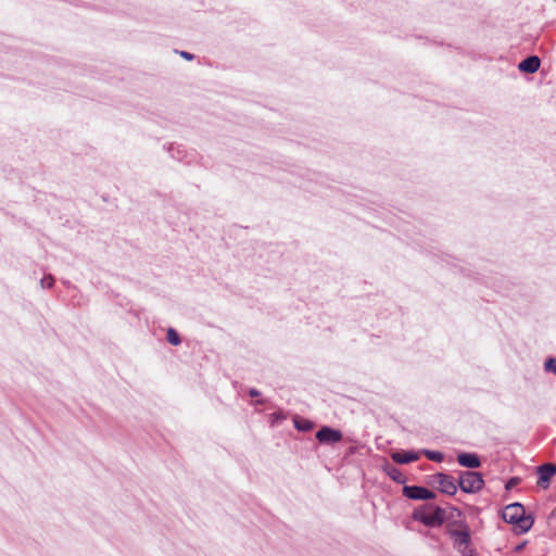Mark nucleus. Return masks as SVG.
I'll return each mask as SVG.
<instances>
[{
    "label": "nucleus",
    "instance_id": "nucleus-9",
    "mask_svg": "<svg viewBox=\"0 0 556 556\" xmlns=\"http://www.w3.org/2000/svg\"><path fill=\"white\" fill-rule=\"evenodd\" d=\"M457 462L460 466L467 468H478L480 466L479 457L473 453H460L457 456Z\"/></svg>",
    "mask_w": 556,
    "mask_h": 556
},
{
    "label": "nucleus",
    "instance_id": "nucleus-10",
    "mask_svg": "<svg viewBox=\"0 0 556 556\" xmlns=\"http://www.w3.org/2000/svg\"><path fill=\"white\" fill-rule=\"evenodd\" d=\"M391 458L396 464H409L416 462L419 458V454L415 452H395L392 453Z\"/></svg>",
    "mask_w": 556,
    "mask_h": 556
},
{
    "label": "nucleus",
    "instance_id": "nucleus-1",
    "mask_svg": "<svg viewBox=\"0 0 556 556\" xmlns=\"http://www.w3.org/2000/svg\"><path fill=\"white\" fill-rule=\"evenodd\" d=\"M505 522L513 525V530L517 534L527 533L533 526L534 519L526 515L525 507L520 503L507 505L502 513Z\"/></svg>",
    "mask_w": 556,
    "mask_h": 556
},
{
    "label": "nucleus",
    "instance_id": "nucleus-11",
    "mask_svg": "<svg viewBox=\"0 0 556 556\" xmlns=\"http://www.w3.org/2000/svg\"><path fill=\"white\" fill-rule=\"evenodd\" d=\"M541 61L538 56L532 55L523 61H521L518 65L519 70L529 74L535 73L540 67Z\"/></svg>",
    "mask_w": 556,
    "mask_h": 556
},
{
    "label": "nucleus",
    "instance_id": "nucleus-4",
    "mask_svg": "<svg viewBox=\"0 0 556 556\" xmlns=\"http://www.w3.org/2000/svg\"><path fill=\"white\" fill-rule=\"evenodd\" d=\"M484 485L481 473L476 471H465L459 477V488L465 493L479 492Z\"/></svg>",
    "mask_w": 556,
    "mask_h": 556
},
{
    "label": "nucleus",
    "instance_id": "nucleus-2",
    "mask_svg": "<svg viewBox=\"0 0 556 556\" xmlns=\"http://www.w3.org/2000/svg\"><path fill=\"white\" fill-rule=\"evenodd\" d=\"M448 534L453 539L454 547L462 556H476V551L470 545L471 536L467 526L462 527V529H452Z\"/></svg>",
    "mask_w": 556,
    "mask_h": 556
},
{
    "label": "nucleus",
    "instance_id": "nucleus-8",
    "mask_svg": "<svg viewBox=\"0 0 556 556\" xmlns=\"http://www.w3.org/2000/svg\"><path fill=\"white\" fill-rule=\"evenodd\" d=\"M556 473V466L553 464H545L538 467V485L546 489L549 484L552 477Z\"/></svg>",
    "mask_w": 556,
    "mask_h": 556
},
{
    "label": "nucleus",
    "instance_id": "nucleus-20",
    "mask_svg": "<svg viewBox=\"0 0 556 556\" xmlns=\"http://www.w3.org/2000/svg\"><path fill=\"white\" fill-rule=\"evenodd\" d=\"M516 483H517V479H516V478H513V479H510V480H509V482H508V484H507V488H509V486H511V485H514V484H516Z\"/></svg>",
    "mask_w": 556,
    "mask_h": 556
},
{
    "label": "nucleus",
    "instance_id": "nucleus-12",
    "mask_svg": "<svg viewBox=\"0 0 556 556\" xmlns=\"http://www.w3.org/2000/svg\"><path fill=\"white\" fill-rule=\"evenodd\" d=\"M422 454L430 460L440 463L444 459L443 453L439 451L424 450Z\"/></svg>",
    "mask_w": 556,
    "mask_h": 556
},
{
    "label": "nucleus",
    "instance_id": "nucleus-7",
    "mask_svg": "<svg viewBox=\"0 0 556 556\" xmlns=\"http://www.w3.org/2000/svg\"><path fill=\"white\" fill-rule=\"evenodd\" d=\"M316 439L320 443L331 444L342 440L341 431L330 427H323L317 433Z\"/></svg>",
    "mask_w": 556,
    "mask_h": 556
},
{
    "label": "nucleus",
    "instance_id": "nucleus-3",
    "mask_svg": "<svg viewBox=\"0 0 556 556\" xmlns=\"http://www.w3.org/2000/svg\"><path fill=\"white\" fill-rule=\"evenodd\" d=\"M413 518L426 527H439L444 522L445 511L441 507H434L432 511H427L426 507H424L415 510Z\"/></svg>",
    "mask_w": 556,
    "mask_h": 556
},
{
    "label": "nucleus",
    "instance_id": "nucleus-17",
    "mask_svg": "<svg viewBox=\"0 0 556 556\" xmlns=\"http://www.w3.org/2000/svg\"><path fill=\"white\" fill-rule=\"evenodd\" d=\"M180 55H181L182 58H185L186 60H189V61L193 59V54H191V53H189V52H186V51H181V52H180Z\"/></svg>",
    "mask_w": 556,
    "mask_h": 556
},
{
    "label": "nucleus",
    "instance_id": "nucleus-14",
    "mask_svg": "<svg viewBox=\"0 0 556 556\" xmlns=\"http://www.w3.org/2000/svg\"><path fill=\"white\" fill-rule=\"evenodd\" d=\"M295 428L301 431H309L313 428V424L307 419L295 420Z\"/></svg>",
    "mask_w": 556,
    "mask_h": 556
},
{
    "label": "nucleus",
    "instance_id": "nucleus-19",
    "mask_svg": "<svg viewBox=\"0 0 556 556\" xmlns=\"http://www.w3.org/2000/svg\"><path fill=\"white\" fill-rule=\"evenodd\" d=\"M249 394L254 397V396H258L261 393L256 389H251L249 391Z\"/></svg>",
    "mask_w": 556,
    "mask_h": 556
},
{
    "label": "nucleus",
    "instance_id": "nucleus-16",
    "mask_svg": "<svg viewBox=\"0 0 556 556\" xmlns=\"http://www.w3.org/2000/svg\"><path fill=\"white\" fill-rule=\"evenodd\" d=\"M53 283H54V278L51 275L46 276L40 280V285L42 288H51L53 286Z\"/></svg>",
    "mask_w": 556,
    "mask_h": 556
},
{
    "label": "nucleus",
    "instance_id": "nucleus-15",
    "mask_svg": "<svg viewBox=\"0 0 556 556\" xmlns=\"http://www.w3.org/2000/svg\"><path fill=\"white\" fill-rule=\"evenodd\" d=\"M544 368L547 371H552L556 374V361L553 357H549L545 361Z\"/></svg>",
    "mask_w": 556,
    "mask_h": 556
},
{
    "label": "nucleus",
    "instance_id": "nucleus-18",
    "mask_svg": "<svg viewBox=\"0 0 556 556\" xmlns=\"http://www.w3.org/2000/svg\"><path fill=\"white\" fill-rule=\"evenodd\" d=\"M397 472H399V471H397L395 468H393V469H392V471H390V472H389V475H390V477H391L393 480L399 481V479H397V477H396V473H397Z\"/></svg>",
    "mask_w": 556,
    "mask_h": 556
},
{
    "label": "nucleus",
    "instance_id": "nucleus-6",
    "mask_svg": "<svg viewBox=\"0 0 556 556\" xmlns=\"http://www.w3.org/2000/svg\"><path fill=\"white\" fill-rule=\"evenodd\" d=\"M403 495L410 500H432L435 497V494L424 488L418 485H405L403 488Z\"/></svg>",
    "mask_w": 556,
    "mask_h": 556
},
{
    "label": "nucleus",
    "instance_id": "nucleus-5",
    "mask_svg": "<svg viewBox=\"0 0 556 556\" xmlns=\"http://www.w3.org/2000/svg\"><path fill=\"white\" fill-rule=\"evenodd\" d=\"M432 482L442 493L454 495L457 491V485L453 477L445 473H437L432 477Z\"/></svg>",
    "mask_w": 556,
    "mask_h": 556
},
{
    "label": "nucleus",
    "instance_id": "nucleus-13",
    "mask_svg": "<svg viewBox=\"0 0 556 556\" xmlns=\"http://www.w3.org/2000/svg\"><path fill=\"white\" fill-rule=\"evenodd\" d=\"M166 339L167 341L173 344V345H178L180 343V338H179V334L177 333V331L173 328H169L167 330V336H166Z\"/></svg>",
    "mask_w": 556,
    "mask_h": 556
}]
</instances>
